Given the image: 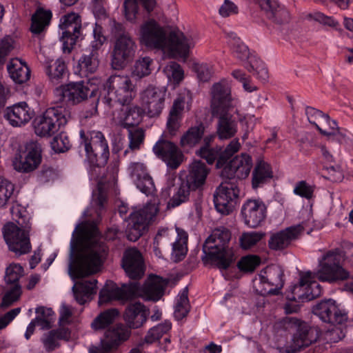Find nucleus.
<instances>
[{
  "mask_svg": "<svg viewBox=\"0 0 353 353\" xmlns=\"http://www.w3.org/2000/svg\"><path fill=\"white\" fill-rule=\"evenodd\" d=\"M314 187L307 183L305 181L297 182L294 186L293 192L306 199H311L314 196Z\"/></svg>",
  "mask_w": 353,
  "mask_h": 353,
  "instance_id": "obj_64",
  "label": "nucleus"
},
{
  "mask_svg": "<svg viewBox=\"0 0 353 353\" xmlns=\"http://www.w3.org/2000/svg\"><path fill=\"white\" fill-rule=\"evenodd\" d=\"M51 147L57 153L64 152L70 148L71 143L65 134L60 133L52 139Z\"/></svg>",
  "mask_w": 353,
  "mask_h": 353,
  "instance_id": "obj_61",
  "label": "nucleus"
},
{
  "mask_svg": "<svg viewBox=\"0 0 353 353\" xmlns=\"http://www.w3.org/2000/svg\"><path fill=\"white\" fill-rule=\"evenodd\" d=\"M172 328V323L165 321L162 323H159L156 326L150 328L145 336V341L151 344L159 340L165 334H167Z\"/></svg>",
  "mask_w": 353,
  "mask_h": 353,
  "instance_id": "obj_50",
  "label": "nucleus"
},
{
  "mask_svg": "<svg viewBox=\"0 0 353 353\" xmlns=\"http://www.w3.org/2000/svg\"><path fill=\"white\" fill-rule=\"evenodd\" d=\"M13 222H8L3 228V238L10 251L17 255L28 253L31 250L30 232L32 229L31 217L27 210L19 204L10 208Z\"/></svg>",
  "mask_w": 353,
  "mask_h": 353,
  "instance_id": "obj_3",
  "label": "nucleus"
},
{
  "mask_svg": "<svg viewBox=\"0 0 353 353\" xmlns=\"http://www.w3.org/2000/svg\"><path fill=\"white\" fill-rule=\"evenodd\" d=\"M99 65V52L93 49L83 54L78 61V68L81 75L88 76L94 73Z\"/></svg>",
  "mask_w": 353,
  "mask_h": 353,
  "instance_id": "obj_39",
  "label": "nucleus"
},
{
  "mask_svg": "<svg viewBox=\"0 0 353 353\" xmlns=\"http://www.w3.org/2000/svg\"><path fill=\"white\" fill-rule=\"evenodd\" d=\"M129 339V332L123 325L108 329L97 345H91L89 353H114Z\"/></svg>",
  "mask_w": 353,
  "mask_h": 353,
  "instance_id": "obj_15",
  "label": "nucleus"
},
{
  "mask_svg": "<svg viewBox=\"0 0 353 353\" xmlns=\"http://www.w3.org/2000/svg\"><path fill=\"white\" fill-rule=\"evenodd\" d=\"M190 190L192 188L185 182L181 183L179 187L175 188L173 195L168 203V208H174L187 202L189 200Z\"/></svg>",
  "mask_w": 353,
  "mask_h": 353,
  "instance_id": "obj_48",
  "label": "nucleus"
},
{
  "mask_svg": "<svg viewBox=\"0 0 353 353\" xmlns=\"http://www.w3.org/2000/svg\"><path fill=\"white\" fill-rule=\"evenodd\" d=\"M59 28L63 52L69 54L79 39H82L81 17L74 12L63 15L60 19Z\"/></svg>",
  "mask_w": 353,
  "mask_h": 353,
  "instance_id": "obj_10",
  "label": "nucleus"
},
{
  "mask_svg": "<svg viewBox=\"0 0 353 353\" xmlns=\"http://www.w3.org/2000/svg\"><path fill=\"white\" fill-rule=\"evenodd\" d=\"M185 98L177 97L173 102L167 120V129L171 136H175L181 125Z\"/></svg>",
  "mask_w": 353,
  "mask_h": 353,
  "instance_id": "obj_32",
  "label": "nucleus"
},
{
  "mask_svg": "<svg viewBox=\"0 0 353 353\" xmlns=\"http://www.w3.org/2000/svg\"><path fill=\"white\" fill-rule=\"evenodd\" d=\"M211 110L218 118L217 134L221 139H228L237 132L236 123L230 111L232 109L231 90L226 83H214L211 89Z\"/></svg>",
  "mask_w": 353,
  "mask_h": 353,
  "instance_id": "obj_4",
  "label": "nucleus"
},
{
  "mask_svg": "<svg viewBox=\"0 0 353 353\" xmlns=\"http://www.w3.org/2000/svg\"><path fill=\"white\" fill-rule=\"evenodd\" d=\"M7 70L10 78L16 83L22 84L30 79V68L25 62L18 58L10 59Z\"/></svg>",
  "mask_w": 353,
  "mask_h": 353,
  "instance_id": "obj_36",
  "label": "nucleus"
},
{
  "mask_svg": "<svg viewBox=\"0 0 353 353\" xmlns=\"http://www.w3.org/2000/svg\"><path fill=\"white\" fill-rule=\"evenodd\" d=\"M321 268L312 273V276L322 282L330 283L345 281L350 276L347 270L343 266H320Z\"/></svg>",
  "mask_w": 353,
  "mask_h": 353,
  "instance_id": "obj_30",
  "label": "nucleus"
},
{
  "mask_svg": "<svg viewBox=\"0 0 353 353\" xmlns=\"http://www.w3.org/2000/svg\"><path fill=\"white\" fill-rule=\"evenodd\" d=\"M23 272V266H7L4 280L7 284H19V280Z\"/></svg>",
  "mask_w": 353,
  "mask_h": 353,
  "instance_id": "obj_62",
  "label": "nucleus"
},
{
  "mask_svg": "<svg viewBox=\"0 0 353 353\" xmlns=\"http://www.w3.org/2000/svg\"><path fill=\"white\" fill-rule=\"evenodd\" d=\"M263 234L256 232L243 233L241 236L240 245L244 250H248L256 245L262 238Z\"/></svg>",
  "mask_w": 353,
  "mask_h": 353,
  "instance_id": "obj_63",
  "label": "nucleus"
},
{
  "mask_svg": "<svg viewBox=\"0 0 353 353\" xmlns=\"http://www.w3.org/2000/svg\"><path fill=\"white\" fill-rule=\"evenodd\" d=\"M305 114L307 117L308 121L314 125L317 129V126L323 125L325 119L329 120V115L324 114L322 111L317 110L311 106H306Z\"/></svg>",
  "mask_w": 353,
  "mask_h": 353,
  "instance_id": "obj_57",
  "label": "nucleus"
},
{
  "mask_svg": "<svg viewBox=\"0 0 353 353\" xmlns=\"http://www.w3.org/2000/svg\"><path fill=\"white\" fill-rule=\"evenodd\" d=\"M190 308L188 289L185 287L179 294L176 299L174 312V316L176 320L181 321L185 318L190 312Z\"/></svg>",
  "mask_w": 353,
  "mask_h": 353,
  "instance_id": "obj_47",
  "label": "nucleus"
},
{
  "mask_svg": "<svg viewBox=\"0 0 353 353\" xmlns=\"http://www.w3.org/2000/svg\"><path fill=\"white\" fill-rule=\"evenodd\" d=\"M119 310L110 308L100 312L91 323V327L94 331L105 330L110 326L119 316Z\"/></svg>",
  "mask_w": 353,
  "mask_h": 353,
  "instance_id": "obj_41",
  "label": "nucleus"
},
{
  "mask_svg": "<svg viewBox=\"0 0 353 353\" xmlns=\"http://www.w3.org/2000/svg\"><path fill=\"white\" fill-rule=\"evenodd\" d=\"M266 17L273 22L278 24L288 23L290 16L288 10L281 6L277 0H254Z\"/></svg>",
  "mask_w": 353,
  "mask_h": 353,
  "instance_id": "obj_28",
  "label": "nucleus"
},
{
  "mask_svg": "<svg viewBox=\"0 0 353 353\" xmlns=\"http://www.w3.org/2000/svg\"><path fill=\"white\" fill-rule=\"evenodd\" d=\"M259 277L261 283H268L272 288L265 290L264 294L270 295H278L283 285V271L281 266H265Z\"/></svg>",
  "mask_w": 353,
  "mask_h": 353,
  "instance_id": "obj_25",
  "label": "nucleus"
},
{
  "mask_svg": "<svg viewBox=\"0 0 353 353\" xmlns=\"http://www.w3.org/2000/svg\"><path fill=\"white\" fill-rule=\"evenodd\" d=\"M157 212L158 209L154 205H150L131 213L125 230L127 239L132 242L137 241L143 235Z\"/></svg>",
  "mask_w": 353,
  "mask_h": 353,
  "instance_id": "obj_11",
  "label": "nucleus"
},
{
  "mask_svg": "<svg viewBox=\"0 0 353 353\" xmlns=\"http://www.w3.org/2000/svg\"><path fill=\"white\" fill-rule=\"evenodd\" d=\"M231 239L230 230L218 227L212 231L203 245L201 259L204 264L216 263V265H231L239 256L238 250L226 246Z\"/></svg>",
  "mask_w": 353,
  "mask_h": 353,
  "instance_id": "obj_6",
  "label": "nucleus"
},
{
  "mask_svg": "<svg viewBox=\"0 0 353 353\" xmlns=\"http://www.w3.org/2000/svg\"><path fill=\"white\" fill-rule=\"evenodd\" d=\"M21 286L20 284H15L7 291L2 298L0 303L1 308H7L16 302L21 294Z\"/></svg>",
  "mask_w": 353,
  "mask_h": 353,
  "instance_id": "obj_59",
  "label": "nucleus"
},
{
  "mask_svg": "<svg viewBox=\"0 0 353 353\" xmlns=\"http://www.w3.org/2000/svg\"><path fill=\"white\" fill-rule=\"evenodd\" d=\"M177 236L172 243L171 258L174 263L181 262L185 257L188 252V234L183 229L176 228Z\"/></svg>",
  "mask_w": 353,
  "mask_h": 353,
  "instance_id": "obj_38",
  "label": "nucleus"
},
{
  "mask_svg": "<svg viewBox=\"0 0 353 353\" xmlns=\"http://www.w3.org/2000/svg\"><path fill=\"white\" fill-rule=\"evenodd\" d=\"M122 265H144L142 253L135 247L127 248L123 252Z\"/></svg>",
  "mask_w": 353,
  "mask_h": 353,
  "instance_id": "obj_56",
  "label": "nucleus"
},
{
  "mask_svg": "<svg viewBox=\"0 0 353 353\" xmlns=\"http://www.w3.org/2000/svg\"><path fill=\"white\" fill-rule=\"evenodd\" d=\"M140 43L148 48L163 50L169 48L180 57L186 58L192 45V39L181 32H171L168 36L163 27L150 19L141 25Z\"/></svg>",
  "mask_w": 353,
  "mask_h": 353,
  "instance_id": "obj_2",
  "label": "nucleus"
},
{
  "mask_svg": "<svg viewBox=\"0 0 353 353\" xmlns=\"http://www.w3.org/2000/svg\"><path fill=\"white\" fill-rule=\"evenodd\" d=\"M41 162L40 145L34 141L26 144L25 149H19L12 161L14 168L21 172L28 173L34 170Z\"/></svg>",
  "mask_w": 353,
  "mask_h": 353,
  "instance_id": "obj_14",
  "label": "nucleus"
},
{
  "mask_svg": "<svg viewBox=\"0 0 353 353\" xmlns=\"http://www.w3.org/2000/svg\"><path fill=\"white\" fill-rule=\"evenodd\" d=\"M317 130L321 134L329 137H332L334 139L339 142L342 141L345 137V134L338 128L336 121L332 120L330 117L328 121L324 120L323 125L317 126Z\"/></svg>",
  "mask_w": 353,
  "mask_h": 353,
  "instance_id": "obj_49",
  "label": "nucleus"
},
{
  "mask_svg": "<svg viewBox=\"0 0 353 353\" xmlns=\"http://www.w3.org/2000/svg\"><path fill=\"white\" fill-rule=\"evenodd\" d=\"M70 336V332L68 328L59 327L51 330L45 333L41 341L47 352H51L60 347L61 340L68 341Z\"/></svg>",
  "mask_w": 353,
  "mask_h": 353,
  "instance_id": "obj_34",
  "label": "nucleus"
},
{
  "mask_svg": "<svg viewBox=\"0 0 353 353\" xmlns=\"http://www.w3.org/2000/svg\"><path fill=\"white\" fill-rule=\"evenodd\" d=\"M149 315V310L141 302L129 303L123 312V317L125 325L116 324L114 327L123 325L129 332V338L131 336L132 329H138L146 322Z\"/></svg>",
  "mask_w": 353,
  "mask_h": 353,
  "instance_id": "obj_21",
  "label": "nucleus"
},
{
  "mask_svg": "<svg viewBox=\"0 0 353 353\" xmlns=\"http://www.w3.org/2000/svg\"><path fill=\"white\" fill-rule=\"evenodd\" d=\"M100 239L101 232L95 223L78 224L70 243L68 265H103L109 248Z\"/></svg>",
  "mask_w": 353,
  "mask_h": 353,
  "instance_id": "obj_1",
  "label": "nucleus"
},
{
  "mask_svg": "<svg viewBox=\"0 0 353 353\" xmlns=\"http://www.w3.org/2000/svg\"><path fill=\"white\" fill-rule=\"evenodd\" d=\"M153 152L171 170L177 169L184 160V155L178 146L165 139H160L155 143Z\"/></svg>",
  "mask_w": 353,
  "mask_h": 353,
  "instance_id": "obj_19",
  "label": "nucleus"
},
{
  "mask_svg": "<svg viewBox=\"0 0 353 353\" xmlns=\"http://www.w3.org/2000/svg\"><path fill=\"white\" fill-rule=\"evenodd\" d=\"M231 161L232 166L237 172V179H245L249 175L253 165L252 157L249 154L242 153L234 157Z\"/></svg>",
  "mask_w": 353,
  "mask_h": 353,
  "instance_id": "obj_43",
  "label": "nucleus"
},
{
  "mask_svg": "<svg viewBox=\"0 0 353 353\" xmlns=\"http://www.w3.org/2000/svg\"><path fill=\"white\" fill-rule=\"evenodd\" d=\"M45 72L50 81L54 85L62 82L68 74V70L65 61L60 59L47 63L45 67Z\"/></svg>",
  "mask_w": 353,
  "mask_h": 353,
  "instance_id": "obj_37",
  "label": "nucleus"
},
{
  "mask_svg": "<svg viewBox=\"0 0 353 353\" xmlns=\"http://www.w3.org/2000/svg\"><path fill=\"white\" fill-rule=\"evenodd\" d=\"M244 67L254 76L261 80H266L268 77V69L265 63L255 55L251 56L246 60Z\"/></svg>",
  "mask_w": 353,
  "mask_h": 353,
  "instance_id": "obj_44",
  "label": "nucleus"
},
{
  "mask_svg": "<svg viewBox=\"0 0 353 353\" xmlns=\"http://www.w3.org/2000/svg\"><path fill=\"white\" fill-rule=\"evenodd\" d=\"M303 230V228L301 225H297L273 234L268 241L270 248L281 250L288 248L293 240L298 238Z\"/></svg>",
  "mask_w": 353,
  "mask_h": 353,
  "instance_id": "obj_27",
  "label": "nucleus"
},
{
  "mask_svg": "<svg viewBox=\"0 0 353 353\" xmlns=\"http://www.w3.org/2000/svg\"><path fill=\"white\" fill-rule=\"evenodd\" d=\"M33 111L26 102H20L6 110L4 117L13 127H20L28 123L32 119Z\"/></svg>",
  "mask_w": 353,
  "mask_h": 353,
  "instance_id": "obj_29",
  "label": "nucleus"
},
{
  "mask_svg": "<svg viewBox=\"0 0 353 353\" xmlns=\"http://www.w3.org/2000/svg\"><path fill=\"white\" fill-rule=\"evenodd\" d=\"M103 266H68V274L72 279L88 277L101 271Z\"/></svg>",
  "mask_w": 353,
  "mask_h": 353,
  "instance_id": "obj_51",
  "label": "nucleus"
},
{
  "mask_svg": "<svg viewBox=\"0 0 353 353\" xmlns=\"http://www.w3.org/2000/svg\"><path fill=\"white\" fill-rule=\"evenodd\" d=\"M79 151H84L85 161L90 165V175L94 179H98L100 173L97 170L104 167L109 159L110 151L108 141L104 134L97 130L79 132Z\"/></svg>",
  "mask_w": 353,
  "mask_h": 353,
  "instance_id": "obj_5",
  "label": "nucleus"
},
{
  "mask_svg": "<svg viewBox=\"0 0 353 353\" xmlns=\"http://www.w3.org/2000/svg\"><path fill=\"white\" fill-rule=\"evenodd\" d=\"M140 284L138 282H130L118 287L112 282L106 284L99 292V304L108 303L112 301H127L139 296Z\"/></svg>",
  "mask_w": 353,
  "mask_h": 353,
  "instance_id": "obj_13",
  "label": "nucleus"
},
{
  "mask_svg": "<svg viewBox=\"0 0 353 353\" xmlns=\"http://www.w3.org/2000/svg\"><path fill=\"white\" fill-rule=\"evenodd\" d=\"M52 17L51 10L38 8L31 17L30 32L34 35L44 33L50 26Z\"/></svg>",
  "mask_w": 353,
  "mask_h": 353,
  "instance_id": "obj_35",
  "label": "nucleus"
},
{
  "mask_svg": "<svg viewBox=\"0 0 353 353\" xmlns=\"http://www.w3.org/2000/svg\"><path fill=\"white\" fill-rule=\"evenodd\" d=\"M210 172V168L204 162L201 160H194L189 165L185 183L192 190L199 189L205 183Z\"/></svg>",
  "mask_w": 353,
  "mask_h": 353,
  "instance_id": "obj_26",
  "label": "nucleus"
},
{
  "mask_svg": "<svg viewBox=\"0 0 353 353\" xmlns=\"http://www.w3.org/2000/svg\"><path fill=\"white\" fill-rule=\"evenodd\" d=\"M270 164L263 159H258L252 174V188L256 190L269 183L273 178Z\"/></svg>",
  "mask_w": 353,
  "mask_h": 353,
  "instance_id": "obj_33",
  "label": "nucleus"
},
{
  "mask_svg": "<svg viewBox=\"0 0 353 353\" xmlns=\"http://www.w3.org/2000/svg\"><path fill=\"white\" fill-rule=\"evenodd\" d=\"M106 87L114 90L124 106L129 105L136 97V86L128 76H110L106 82Z\"/></svg>",
  "mask_w": 353,
  "mask_h": 353,
  "instance_id": "obj_20",
  "label": "nucleus"
},
{
  "mask_svg": "<svg viewBox=\"0 0 353 353\" xmlns=\"http://www.w3.org/2000/svg\"><path fill=\"white\" fill-rule=\"evenodd\" d=\"M129 139L128 148L124 151L125 156L129 151L135 152L139 150L143 145L145 139V131L141 128H134L127 129Z\"/></svg>",
  "mask_w": 353,
  "mask_h": 353,
  "instance_id": "obj_46",
  "label": "nucleus"
},
{
  "mask_svg": "<svg viewBox=\"0 0 353 353\" xmlns=\"http://www.w3.org/2000/svg\"><path fill=\"white\" fill-rule=\"evenodd\" d=\"M140 104L149 117H159L164 108L165 94L159 88L149 85L140 93Z\"/></svg>",
  "mask_w": 353,
  "mask_h": 353,
  "instance_id": "obj_17",
  "label": "nucleus"
},
{
  "mask_svg": "<svg viewBox=\"0 0 353 353\" xmlns=\"http://www.w3.org/2000/svg\"><path fill=\"white\" fill-rule=\"evenodd\" d=\"M344 252L341 249L331 250L319 259V265H341L344 261Z\"/></svg>",
  "mask_w": 353,
  "mask_h": 353,
  "instance_id": "obj_54",
  "label": "nucleus"
},
{
  "mask_svg": "<svg viewBox=\"0 0 353 353\" xmlns=\"http://www.w3.org/2000/svg\"><path fill=\"white\" fill-rule=\"evenodd\" d=\"M142 112L141 107L138 105L127 108L119 119V125L125 129L135 128L142 120Z\"/></svg>",
  "mask_w": 353,
  "mask_h": 353,
  "instance_id": "obj_40",
  "label": "nucleus"
},
{
  "mask_svg": "<svg viewBox=\"0 0 353 353\" xmlns=\"http://www.w3.org/2000/svg\"><path fill=\"white\" fill-rule=\"evenodd\" d=\"M170 279L157 275H150L148 283L143 287V293L147 300L157 301L163 296Z\"/></svg>",
  "mask_w": 353,
  "mask_h": 353,
  "instance_id": "obj_31",
  "label": "nucleus"
},
{
  "mask_svg": "<svg viewBox=\"0 0 353 353\" xmlns=\"http://www.w3.org/2000/svg\"><path fill=\"white\" fill-rule=\"evenodd\" d=\"M37 316L34 319L43 329H50L52 326V316L54 313L52 308L40 306L36 308Z\"/></svg>",
  "mask_w": 353,
  "mask_h": 353,
  "instance_id": "obj_52",
  "label": "nucleus"
},
{
  "mask_svg": "<svg viewBox=\"0 0 353 353\" xmlns=\"http://www.w3.org/2000/svg\"><path fill=\"white\" fill-rule=\"evenodd\" d=\"M312 312L323 322L333 325H341L347 319L346 314L339 309L336 301L332 299L323 300L318 303L313 307Z\"/></svg>",
  "mask_w": 353,
  "mask_h": 353,
  "instance_id": "obj_23",
  "label": "nucleus"
},
{
  "mask_svg": "<svg viewBox=\"0 0 353 353\" xmlns=\"http://www.w3.org/2000/svg\"><path fill=\"white\" fill-rule=\"evenodd\" d=\"M239 193L234 182L223 181L214 194L216 210L222 214H229L234 208Z\"/></svg>",
  "mask_w": 353,
  "mask_h": 353,
  "instance_id": "obj_16",
  "label": "nucleus"
},
{
  "mask_svg": "<svg viewBox=\"0 0 353 353\" xmlns=\"http://www.w3.org/2000/svg\"><path fill=\"white\" fill-rule=\"evenodd\" d=\"M65 109L61 106L48 108L33 122L35 134L40 137H51L67 123Z\"/></svg>",
  "mask_w": 353,
  "mask_h": 353,
  "instance_id": "obj_7",
  "label": "nucleus"
},
{
  "mask_svg": "<svg viewBox=\"0 0 353 353\" xmlns=\"http://www.w3.org/2000/svg\"><path fill=\"white\" fill-rule=\"evenodd\" d=\"M241 145L237 139L232 140L225 148L223 151H222V155L219 157L218 159V161L216 163L217 168L223 167L228 160L238 150H239Z\"/></svg>",
  "mask_w": 353,
  "mask_h": 353,
  "instance_id": "obj_60",
  "label": "nucleus"
},
{
  "mask_svg": "<svg viewBox=\"0 0 353 353\" xmlns=\"http://www.w3.org/2000/svg\"><path fill=\"white\" fill-rule=\"evenodd\" d=\"M99 101L103 105L104 109L112 116H114L119 110H122L124 105L121 101H119L117 95L113 90L109 88H104L100 95L94 97L91 103L92 108L88 111L85 117H90L98 114V105Z\"/></svg>",
  "mask_w": 353,
  "mask_h": 353,
  "instance_id": "obj_22",
  "label": "nucleus"
},
{
  "mask_svg": "<svg viewBox=\"0 0 353 353\" xmlns=\"http://www.w3.org/2000/svg\"><path fill=\"white\" fill-rule=\"evenodd\" d=\"M54 94L59 101L77 105L86 100L88 96L90 99L97 97L98 90L94 88L91 90L88 82L81 81L61 85L54 89Z\"/></svg>",
  "mask_w": 353,
  "mask_h": 353,
  "instance_id": "obj_9",
  "label": "nucleus"
},
{
  "mask_svg": "<svg viewBox=\"0 0 353 353\" xmlns=\"http://www.w3.org/2000/svg\"><path fill=\"white\" fill-rule=\"evenodd\" d=\"M241 215L245 225L256 228L265 221L267 206L261 199H248L241 207Z\"/></svg>",
  "mask_w": 353,
  "mask_h": 353,
  "instance_id": "obj_18",
  "label": "nucleus"
},
{
  "mask_svg": "<svg viewBox=\"0 0 353 353\" xmlns=\"http://www.w3.org/2000/svg\"><path fill=\"white\" fill-rule=\"evenodd\" d=\"M312 272H307L302 274L298 283L290 287L285 292L288 301L307 302L321 296L322 288L314 280Z\"/></svg>",
  "mask_w": 353,
  "mask_h": 353,
  "instance_id": "obj_8",
  "label": "nucleus"
},
{
  "mask_svg": "<svg viewBox=\"0 0 353 353\" xmlns=\"http://www.w3.org/2000/svg\"><path fill=\"white\" fill-rule=\"evenodd\" d=\"M196 154L201 158L205 159L207 163L212 165L221 155H222V148L216 146V148L201 147L197 152Z\"/></svg>",
  "mask_w": 353,
  "mask_h": 353,
  "instance_id": "obj_58",
  "label": "nucleus"
},
{
  "mask_svg": "<svg viewBox=\"0 0 353 353\" xmlns=\"http://www.w3.org/2000/svg\"><path fill=\"white\" fill-rule=\"evenodd\" d=\"M226 280L240 279L243 274H252L257 266H216Z\"/></svg>",
  "mask_w": 353,
  "mask_h": 353,
  "instance_id": "obj_45",
  "label": "nucleus"
},
{
  "mask_svg": "<svg viewBox=\"0 0 353 353\" xmlns=\"http://www.w3.org/2000/svg\"><path fill=\"white\" fill-rule=\"evenodd\" d=\"M152 59L149 57L139 59L134 65L132 74L138 78L148 76L152 72Z\"/></svg>",
  "mask_w": 353,
  "mask_h": 353,
  "instance_id": "obj_53",
  "label": "nucleus"
},
{
  "mask_svg": "<svg viewBox=\"0 0 353 353\" xmlns=\"http://www.w3.org/2000/svg\"><path fill=\"white\" fill-rule=\"evenodd\" d=\"M137 46L128 33L119 34L111 52V66L114 70H122L134 57Z\"/></svg>",
  "mask_w": 353,
  "mask_h": 353,
  "instance_id": "obj_12",
  "label": "nucleus"
},
{
  "mask_svg": "<svg viewBox=\"0 0 353 353\" xmlns=\"http://www.w3.org/2000/svg\"><path fill=\"white\" fill-rule=\"evenodd\" d=\"M291 321L296 325V331L292 337L296 347H305L316 342L321 334V330L317 327L311 326L298 319H292Z\"/></svg>",
  "mask_w": 353,
  "mask_h": 353,
  "instance_id": "obj_24",
  "label": "nucleus"
},
{
  "mask_svg": "<svg viewBox=\"0 0 353 353\" xmlns=\"http://www.w3.org/2000/svg\"><path fill=\"white\" fill-rule=\"evenodd\" d=\"M14 185L9 180L0 177V208H4L12 198Z\"/></svg>",
  "mask_w": 353,
  "mask_h": 353,
  "instance_id": "obj_55",
  "label": "nucleus"
},
{
  "mask_svg": "<svg viewBox=\"0 0 353 353\" xmlns=\"http://www.w3.org/2000/svg\"><path fill=\"white\" fill-rule=\"evenodd\" d=\"M205 132V127L202 123L196 126L190 128L181 137L180 145L182 148H192L201 140Z\"/></svg>",
  "mask_w": 353,
  "mask_h": 353,
  "instance_id": "obj_42",
  "label": "nucleus"
}]
</instances>
